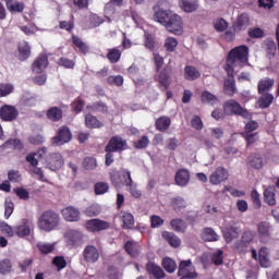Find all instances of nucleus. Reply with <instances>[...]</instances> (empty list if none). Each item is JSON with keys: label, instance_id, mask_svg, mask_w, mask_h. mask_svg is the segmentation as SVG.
<instances>
[{"label": "nucleus", "instance_id": "obj_1", "mask_svg": "<svg viewBox=\"0 0 279 279\" xmlns=\"http://www.w3.org/2000/svg\"><path fill=\"white\" fill-rule=\"evenodd\" d=\"M250 49L247 46H238L229 51L225 64V71L229 76L225 81V93L227 95H234L236 93V83L234 81V73L243 69L248 62Z\"/></svg>", "mask_w": 279, "mask_h": 279}, {"label": "nucleus", "instance_id": "obj_2", "mask_svg": "<svg viewBox=\"0 0 279 279\" xmlns=\"http://www.w3.org/2000/svg\"><path fill=\"white\" fill-rule=\"evenodd\" d=\"M37 223L43 232H53L60 226V215L53 210H46L39 216Z\"/></svg>", "mask_w": 279, "mask_h": 279}, {"label": "nucleus", "instance_id": "obj_3", "mask_svg": "<svg viewBox=\"0 0 279 279\" xmlns=\"http://www.w3.org/2000/svg\"><path fill=\"white\" fill-rule=\"evenodd\" d=\"M111 180L116 185H119L122 182L125 186H130V193L133 197H141V190L136 189V185H134L132 181V173L129 170L123 169L120 171V174L119 172H114L111 174Z\"/></svg>", "mask_w": 279, "mask_h": 279}, {"label": "nucleus", "instance_id": "obj_4", "mask_svg": "<svg viewBox=\"0 0 279 279\" xmlns=\"http://www.w3.org/2000/svg\"><path fill=\"white\" fill-rule=\"evenodd\" d=\"M158 7L161 9L155 11V21L166 26L173 13L171 10H165V8H171V2H169V0H160Z\"/></svg>", "mask_w": 279, "mask_h": 279}, {"label": "nucleus", "instance_id": "obj_5", "mask_svg": "<svg viewBox=\"0 0 279 279\" xmlns=\"http://www.w3.org/2000/svg\"><path fill=\"white\" fill-rule=\"evenodd\" d=\"M223 110L226 114H240V117L244 119H250V112L243 109L241 104L236 102V100L231 99L225 102Z\"/></svg>", "mask_w": 279, "mask_h": 279}, {"label": "nucleus", "instance_id": "obj_6", "mask_svg": "<svg viewBox=\"0 0 279 279\" xmlns=\"http://www.w3.org/2000/svg\"><path fill=\"white\" fill-rule=\"evenodd\" d=\"M178 276L181 279H193L197 278V272L195 271V266L191 259L182 260L179 265Z\"/></svg>", "mask_w": 279, "mask_h": 279}, {"label": "nucleus", "instance_id": "obj_7", "mask_svg": "<svg viewBox=\"0 0 279 279\" xmlns=\"http://www.w3.org/2000/svg\"><path fill=\"white\" fill-rule=\"evenodd\" d=\"M168 32L174 34L175 36L182 35L184 23L182 22V17L175 13H172L166 26Z\"/></svg>", "mask_w": 279, "mask_h": 279}, {"label": "nucleus", "instance_id": "obj_8", "mask_svg": "<svg viewBox=\"0 0 279 279\" xmlns=\"http://www.w3.org/2000/svg\"><path fill=\"white\" fill-rule=\"evenodd\" d=\"M46 167L50 171H58L64 167V157L60 153H51L46 158Z\"/></svg>", "mask_w": 279, "mask_h": 279}, {"label": "nucleus", "instance_id": "obj_9", "mask_svg": "<svg viewBox=\"0 0 279 279\" xmlns=\"http://www.w3.org/2000/svg\"><path fill=\"white\" fill-rule=\"evenodd\" d=\"M72 138L73 134H71V130L66 126H61L58 134L52 138V144L60 147L62 145H66V143H71Z\"/></svg>", "mask_w": 279, "mask_h": 279}, {"label": "nucleus", "instance_id": "obj_10", "mask_svg": "<svg viewBox=\"0 0 279 279\" xmlns=\"http://www.w3.org/2000/svg\"><path fill=\"white\" fill-rule=\"evenodd\" d=\"M125 149H128V141L119 135L111 137L105 148L106 151H125Z\"/></svg>", "mask_w": 279, "mask_h": 279}, {"label": "nucleus", "instance_id": "obj_11", "mask_svg": "<svg viewBox=\"0 0 279 279\" xmlns=\"http://www.w3.org/2000/svg\"><path fill=\"white\" fill-rule=\"evenodd\" d=\"M85 228L89 232H101V230L110 228V222L101 219H90L85 222Z\"/></svg>", "mask_w": 279, "mask_h": 279}, {"label": "nucleus", "instance_id": "obj_12", "mask_svg": "<svg viewBox=\"0 0 279 279\" xmlns=\"http://www.w3.org/2000/svg\"><path fill=\"white\" fill-rule=\"evenodd\" d=\"M226 180H228V170H226L223 167H218L209 175V182L210 184H214V186L221 184V182H226Z\"/></svg>", "mask_w": 279, "mask_h": 279}, {"label": "nucleus", "instance_id": "obj_13", "mask_svg": "<svg viewBox=\"0 0 279 279\" xmlns=\"http://www.w3.org/2000/svg\"><path fill=\"white\" fill-rule=\"evenodd\" d=\"M64 241L68 245H81L84 241V234L77 230H69L64 233Z\"/></svg>", "mask_w": 279, "mask_h": 279}, {"label": "nucleus", "instance_id": "obj_14", "mask_svg": "<svg viewBox=\"0 0 279 279\" xmlns=\"http://www.w3.org/2000/svg\"><path fill=\"white\" fill-rule=\"evenodd\" d=\"M0 117L2 121H14V119L19 117V110H16V107L14 106L4 105L0 109Z\"/></svg>", "mask_w": 279, "mask_h": 279}, {"label": "nucleus", "instance_id": "obj_15", "mask_svg": "<svg viewBox=\"0 0 279 279\" xmlns=\"http://www.w3.org/2000/svg\"><path fill=\"white\" fill-rule=\"evenodd\" d=\"M15 234L20 239H25L32 234V223L27 219H23L20 225L15 227Z\"/></svg>", "mask_w": 279, "mask_h": 279}, {"label": "nucleus", "instance_id": "obj_16", "mask_svg": "<svg viewBox=\"0 0 279 279\" xmlns=\"http://www.w3.org/2000/svg\"><path fill=\"white\" fill-rule=\"evenodd\" d=\"M61 215L65 221H80V209L73 206L65 207L61 210Z\"/></svg>", "mask_w": 279, "mask_h": 279}, {"label": "nucleus", "instance_id": "obj_17", "mask_svg": "<svg viewBox=\"0 0 279 279\" xmlns=\"http://www.w3.org/2000/svg\"><path fill=\"white\" fill-rule=\"evenodd\" d=\"M48 64H49V59L47 58V54H40L33 62V72L38 75L47 69Z\"/></svg>", "mask_w": 279, "mask_h": 279}, {"label": "nucleus", "instance_id": "obj_18", "mask_svg": "<svg viewBox=\"0 0 279 279\" xmlns=\"http://www.w3.org/2000/svg\"><path fill=\"white\" fill-rule=\"evenodd\" d=\"M226 243H232L241 234V229L235 226H229L222 230Z\"/></svg>", "mask_w": 279, "mask_h": 279}, {"label": "nucleus", "instance_id": "obj_19", "mask_svg": "<svg viewBox=\"0 0 279 279\" xmlns=\"http://www.w3.org/2000/svg\"><path fill=\"white\" fill-rule=\"evenodd\" d=\"M119 220L124 230H132L134 228V216L128 211H120Z\"/></svg>", "mask_w": 279, "mask_h": 279}, {"label": "nucleus", "instance_id": "obj_20", "mask_svg": "<svg viewBox=\"0 0 279 279\" xmlns=\"http://www.w3.org/2000/svg\"><path fill=\"white\" fill-rule=\"evenodd\" d=\"M84 258L87 263H97L99 260V251L93 245H88L84 250Z\"/></svg>", "mask_w": 279, "mask_h": 279}, {"label": "nucleus", "instance_id": "obj_21", "mask_svg": "<svg viewBox=\"0 0 279 279\" xmlns=\"http://www.w3.org/2000/svg\"><path fill=\"white\" fill-rule=\"evenodd\" d=\"M191 181V173L186 169H181L175 174V183L178 186H186Z\"/></svg>", "mask_w": 279, "mask_h": 279}, {"label": "nucleus", "instance_id": "obj_22", "mask_svg": "<svg viewBox=\"0 0 279 279\" xmlns=\"http://www.w3.org/2000/svg\"><path fill=\"white\" fill-rule=\"evenodd\" d=\"M179 7L183 12H196V10L199 8V3L197 0H179Z\"/></svg>", "mask_w": 279, "mask_h": 279}, {"label": "nucleus", "instance_id": "obj_23", "mask_svg": "<svg viewBox=\"0 0 279 279\" xmlns=\"http://www.w3.org/2000/svg\"><path fill=\"white\" fill-rule=\"evenodd\" d=\"M146 269L148 274L154 276L156 279H162L166 276L165 270H162V268H160V266L156 265L155 263H148L146 265Z\"/></svg>", "mask_w": 279, "mask_h": 279}, {"label": "nucleus", "instance_id": "obj_24", "mask_svg": "<svg viewBox=\"0 0 279 279\" xmlns=\"http://www.w3.org/2000/svg\"><path fill=\"white\" fill-rule=\"evenodd\" d=\"M184 77L185 80L193 82L195 80H199V77H202V73L195 66L186 65L184 68Z\"/></svg>", "mask_w": 279, "mask_h": 279}, {"label": "nucleus", "instance_id": "obj_25", "mask_svg": "<svg viewBox=\"0 0 279 279\" xmlns=\"http://www.w3.org/2000/svg\"><path fill=\"white\" fill-rule=\"evenodd\" d=\"M274 84L275 82L272 78H269V77L262 78L257 85L259 95H265L267 90H271V88L274 87Z\"/></svg>", "mask_w": 279, "mask_h": 279}, {"label": "nucleus", "instance_id": "obj_26", "mask_svg": "<svg viewBox=\"0 0 279 279\" xmlns=\"http://www.w3.org/2000/svg\"><path fill=\"white\" fill-rule=\"evenodd\" d=\"M258 258L262 267H265V268L271 267V259L269 258V248L262 247L259 250Z\"/></svg>", "mask_w": 279, "mask_h": 279}, {"label": "nucleus", "instance_id": "obj_27", "mask_svg": "<svg viewBox=\"0 0 279 279\" xmlns=\"http://www.w3.org/2000/svg\"><path fill=\"white\" fill-rule=\"evenodd\" d=\"M162 238L166 241H168V243H169V245H171V247H180V245H182V240H180V238H178V235H175L174 233L163 231Z\"/></svg>", "mask_w": 279, "mask_h": 279}, {"label": "nucleus", "instance_id": "obj_28", "mask_svg": "<svg viewBox=\"0 0 279 279\" xmlns=\"http://www.w3.org/2000/svg\"><path fill=\"white\" fill-rule=\"evenodd\" d=\"M201 100L203 104H207L208 106H215L219 104V98H217V96L208 90L202 93Z\"/></svg>", "mask_w": 279, "mask_h": 279}, {"label": "nucleus", "instance_id": "obj_29", "mask_svg": "<svg viewBox=\"0 0 279 279\" xmlns=\"http://www.w3.org/2000/svg\"><path fill=\"white\" fill-rule=\"evenodd\" d=\"M202 239L203 241L215 242L219 241V234L213 228H205L202 232Z\"/></svg>", "mask_w": 279, "mask_h": 279}, {"label": "nucleus", "instance_id": "obj_30", "mask_svg": "<svg viewBox=\"0 0 279 279\" xmlns=\"http://www.w3.org/2000/svg\"><path fill=\"white\" fill-rule=\"evenodd\" d=\"M85 125L86 128H90V129H97V128H104V123H101L97 117L88 113L85 114Z\"/></svg>", "mask_w": 279, "mask_h": 279}, {"label": "nucleus", "instance_id": "obj_31", "mask_svg": "<svg viewBox=\"0 0 279 279\" xmlns=\"http://www.w3.org/2000/svg\"><path fill=\"white\" fill-rule=\"evenodd\" d=\"M161 267H163L165 271L168 274H174L175 269H178V264H175V260L170 257H166L161 262Z\"/></svg>", "mask_w": 279, "mask_h": 279}, {"label": "nucleus", "instance_id": "obj_32", "mask_svg": "<svg viewBox=\"0 0 279 279\" xmlns=\"http://www.w3.org/2000/svg\"><path fill=\"white\" fill-rule=\"evenodd\" d=\"M250 25V15L243 13L238 17L236 23L233 25L235 31L245 29Z\"/></svg>", "mask_w": 279, "mask_h": 279}, {"label": "nucleus", "instance_id": "obj_33", "mask_svg": "<svg viewBox=\"0 0 279 279\" xmlns=\"http://www.w3.org/2000/svg\"><path fill=\"white\" fill-rule=\"evenodd\" d=\"M170 125H171V119H169V117H166V116L160 117L156 121V129L159 132H166V130H169Z\"/></svg>", "mask_w": 279, "mask_h": 279}, {"label": "nucleus", "instance_id": "obj_34", "mask_svg": "<svg viewBox=\"0 0 279 279\" xmlns=\"http://www.w3.org/2000/svg\"><path fill=\"white\" fill-rule=\"evenodd\" d=\"M9 12H23L25 4L14 0H5Z\"/></svg>", "mask_w": 279, "mask_h": 279}, {"label": "nucleus", "instance_id": "obj_35", "mask_svg": "<svg viewBox=\"0 0 279 279\" xmlns=\"http://www.w3.org/2000/svg\"><path fill=\"white\" fill-rule=\"evenodd\" d=\"M274 104V95L271 94H262V97L258 99L257 105L259 108H269Z\"/></svg>", "mask_w": 279, "mask_h": 279}, {"label": "nucleus", "instance_id": "obj_36", "mask_svg": "<svg viewBox=\"0 0 279 279\" xmlns=\"http://www.w3.org/2000/svg\"><path fill=\"white\" fill-rule=\"evenodd\" d=\"M125 250L130 256H132L133 258H136V256H138V250H140L138 242L128 241L125 243Z\"/></svg>", "mask_w": 279, "mask_h": 279}, {"label": "nucleus", "instance_id": "obj_37", "mask_svg": "<svg viewBox=\"0 0 279 279\" xmlns=\"http://www.w3.org/2000/svg\"><path fill=\"white\" fill-rule=\"evenodd\" d=\"M156 82L163 86L165 89L169 88V84H171V82L169 81V74H167V71L165 70L157 73Z\"/></svg>", "mask_w": 279, "mask_h": 279}, {"label": "nucleus", "instance_id": "obj_38", "mask_svg": "<svg viewBox=\"0 0 279 279\" xmlns=\"http://www.w3.org/2000/svg\"><path fill=\"white\" fill-rule=\"evenodd\" d=\"M248 162L253 169H263V157L258 154L251 155L248 157Z\"/></svg>", "mask_w": 279, "mask_h": 279}, {"label": "nucleus", "instance_id": "obj_39", "mask_svg": "<svg viewBox=\"0 0 279 279\" xmlns=\"http://www.w3.org/2000/svg\"><path fill=\"white\" fill-rule=\"evenodd\" d=\"M264 199L268 206H276V195L274 194V187H267L264 191Z\"/></svg>", "mask_w": 279, "mask_h": 279}, {"label": "nucleus", "instance_id": "obj_40", "mask_svg": "<svg viewBox=\"0 0 279 279\" xmlns=\"http://www.w3.org/2000/svg\"><path fill=\"white\" fill-rule=\"evenodd\" d=\"M170 226L175 232H184L186 230V222L180 218L172 219Z\"/></svg>", "mask_w": 279, "mask_h": 279}, {"label": "nucleus", "instance_id": "obj_41", "mask_svg": "<svg viewBox=\"0 0 279 279\" xmlns=\"http://www.w3.org/2000/svg\"><path fill=\"white\" fill-rule=\"evenodd\" d=\"M47 117L50 121H60L62 119V110L58 107H52L48 110Z\"/></svg>", "mask_w": 279, "mask_h": 279}, {"label": "nucleus", "instance_id": "obj_42", "mask_svg": "<svg viewBox=\"0 0 279 279\" xmlns=\"http://www.w3.org/2000/svg\"><path fill=\"white\" fill-rule=\"evenodd\" d=\"M37 247L41 254H51L56 250V243L39 242Z\"/></svg>", "mask_w": 279, "mask_h": 279}, {"label": "nucleus", "instance_id": "obj_43", "mask_svg": "<svg viewBox=\"0 0 279 279\" xmlns=\"http://www.w3.org/2000/svg\"><path fill=\"white\" fill-rule=\"evenodd\" d=\"M19 51L22 60H26V58H29L32 48L29 47V44H27L26 41H22L19 46Z\"/></svg>", "mask_w": 279, "mask_h": 279}, {"label": "nucleus", "instance_id": "obj_44", "mask_svg": "<svg viewBox=\"0 0 279 279\" xmlns=\"http://www.w3.org/2000/svg\"><path fill=\"white\" fill-rule=\"evenodd\" d=\"M178 47V39L175 37H167L165 40V49L169 51L170 53H173L175 51V48Z\"/></svg>", "mask_w": 279, "mask_h": 279}, {"label": "nucleus", "instance_id": "obj_45", "mask_svg": "<svg viewBox=\"0 0 279 279\" xmlns=\"http://www.w3.org/2000/svg\"><path fill=\"white\" fill-rule=\"evenodd\" d=\"M107 58L113 64L119 62V60H121V50H119L117 48L110 49L107 54Z\"/></svg>", "mask_w": 279, "mask_h": 279}, {"label": "nucleus", "instance_id": "obj_46", "mask_svg": "<svg viewBox=\"0 0 279 279\" xmlns=\"http://www.w3.org/2000/svg\"><path fill=\"white\" fill-rule=\"evenodd\" d=\"M172 208H174V210L177 213H180V210L186 208V201H184V198L182 197H175L172 199Z\"/></svg>", "mask_w": 279, "mask_h": 279}, {"label": "nucleus", "instance_id": "obj_47", "mask_svg": "<svg viewBox=\"0 0 279 279\" xmlns=\"http://www.w3.org/2000/svg\"><path fill=\"white\" fill-rule=\"evenodd\" d=\"M73 45H75L78 48V51L81 53H88V46L82 41V39L77 36L72 37Z\"/></svg>", "mask_w": 279, "mask_h": 279}, {"label": "nucleus", "instance_id": "obj_48", "mask_svg": "<svg viewBox=\"0 0 279 279\" xmlns=\"http://www.w3.org/2000/svg\"><path fill=\"white\" fill-rule=\"evenodd\" d=\"M12 93H14V85L7 83L0 84V97H8Z\"/></svg>", "mask_w": 279, "mask_h": 279}, {"label": "nucleus", "instance_id": "obj_49", "mask_svg": "<svg viewBox=\"0 0 279 279\" xmlns=\"http://www.w3.org/2000/svg\"><path fill=\"white\" fill-rule=\"evenodd\" d=\"M88 112H102L106 114L108 112V107L104 104H94L92 106H87Z\"/></svg>", "mask_w": 279, "mask_h": 279}, {"label": "nucleus", "instance_id": "obj_50", "mask_svg": "<svg viewBox=\"0 0 279 279\" xmlns=\"http://www.w3.org/2000/svg\"><path fill=\"white\" fill-rule=\"evenodd\" d=\"M101 213V207L99 205H92L85 209V215L87 217H97Z\"/></svg>", "mask_w": 279, "mask_h": 279}, {"label": "nucleus", "instance_id": "obj_51", "mask_svg": "<svg viewBox=\"0 0 279 279\" xmlns=\"http://www.w3.org/2000/svg\"><path fill=\"white\" fill-rule=\"evenodd\" d=\"M12 271V262L10 259H3L0 262V274H10Z\"/></svg>", "mask_w": 279, "mask_h": 279}, {"label": "nucleus", "instance_id": "obj_52", "mask_svg": "<svg viewBox=\"0 0 279 279\" xmlns=\"http://www.w3.org/2000/svg\"><path fill=\"white\" fill-rule=\"evenodd\" d=\"M216 32H226L228 29V22L223 19H218L214 23Z\"/></svg>", "mask_w": 279, "mask_h": 279}, {"label": "nucleus", "instance_id": "obj_53", "mask_svg": "<svg viewBox=\"0 0 279 279\" xmlns=\"http://www.w3.org/2000/svg\"><path fill=\"white\" fill-rule=\"evenodd\" d=\"M12 213H14V203H12L11 199H5V203H4L5 219H8L9 217H12Z\"/></svg>", "mask_w": 279, "mask_h": 279}, {"label": "nucleus", "instance_id": "obj_54", "mask_svg": "<svg viewBox=\"0 0 279 279\" xmlns=\"http://www.w3.org/2000/svg\"><path fill=\"white\" fill-rule=\"evenodd\" d=\"M8 180L9 182H21L22 178H21V172L19 170H10L8 172Z\"/></svg>", "mask_w": 279, "mask_h": 279}, {"label": "nucleus", "instance_id": "obj_55", "mask_svg": "<svg viewBox=\"0 0 279 279\" xmlns=\"http://www.w3.org/2000/svg\"><path fill=\"white\" fill-rule=\"evenodd\" d=\"M84 169L93 170L97 167V160L93 157H87L83 161Z\"/></svg>", "mask_w": 279, "mask_h": 279}, {"label": "nucleus", "instance_id": "obj_56", "mask_svg": "<svg viewBox=\"0 0 279 279\" xmlns=\"http://www.w3.org/2000/svg\"><path fill=\"white\" fill-rule=\"evenodd\" d=\"M0 230L3 234H7V236H14L15 234V229H12L7 222H1Z\"/></svg>", "mask_w": 279, "mask_h": 279}, {"label": "nucleus", "instance_id": "obj_57", "mask_svg": "<svg viewBox=\"0 0 279 279\" xmlns=\"http://www.w3.org/2000/svg\"><path fill=\"white\" fill-rule=\"evenodd\" d=\"M147 145H149V137L147 136H142L141 140L134 142L135 149H145Z\"/></svg>", "mask_w": 279, "mask_h": 279}, {"label": "nucleus", "instance_id": "obj_58", "mask_svg": "<svg viewBox=\"0 0 279 279\" xmlns=\"http://www.w3.org/2000/svg\"><path fill=\"white\" fill-rule=\"evenodd\" d=\"M269 223L268 222H260L258 226H257V230H258V234L260 236H268L269 235Z\"/></svg>", "mask_w": 279, "mask_h": 279}, {"label": "nucleus", "instance_id": "obj_59", "mask_svg": "<svg viewBox=\"0 0 279 279\" xmlns=\"http://www.w3.org/2000/svg\"><path fill=\"white\" fill-rule=\"evenodd\" d=\"M243 138H245L247 145H254L258 141V133H242Z\"/></svg>", "mask_w": 279, "mask_h": 279}, {"label": "nucleus", "instance_id": "obj_60", "mask_svg": "<svg viewBox=\"0 0 279 279\" xmlns=\"http://www.w3.org/2000/svg\"><path fill=\"white\" fill-rule=\"evenodd\" d=\"M211 260H213L214 265H222V263H223V251L218 250V251L214 252Z\"/></svg>", "mask_w": 279, "mask_h": 279}, {"label": "nucleus", "instance_id": "obj_61", "mask_svg": "<svg viewBox=\"0 0 279 279\" xmlns=\"http://www.w3.org/2000/svg\"><path fill=\"white\" fill-rule=\"evenodd\" d=\"M114 5L116 4H113L112 2L106 3L104 10L106 19H110V16H112L117 12V8Z\"/></svg>", "mask_w": 279, "mask_h": 279}, {"label": "nucleus", "instance_id": "obj_62", "mask_svg": "<svg viewBox=\"0 0 279 279\" xmlns=\"http://www.w3.org/2000/svg\"><path fill=\"white\" fill-rule=\"evenodd\" d=\"M108 183H104V182H100V183H97L95 185V192H96V195H104L105 193H108Z\"/></svg>", "mask_w": 279, "mask_h": 279}, {"label": "nucleus", "instance_id": "obj_63", "mask_svg": "<svg viewBox=\"0 0 279 279\" xmlns=\"http://www.w3.org/2000/svg\"><path fill=\"white\" fill-rule=\"evenodd\" d=\"M53 265L60 270L66 267V259L62 256H57L53 258Z\"/></svg>", "mask_w": 279, "mask_h": 279}, {"label": "nucleus", "instance_id": "obj_64", "mask_svg": "<svg viewBox=\"0 0 279 279\" xmlns=\"http://www.w3.org/2000/svg\"><path fill=\"white\" fill-rule=\"evenodd\" d=\"M21 101L23 106H36V98L29 96V95H24L21 98Z\"/></svg>", "mask_w": 279, "mask_h": 279}]
</instances>
